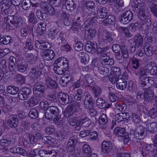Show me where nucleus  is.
I'll return each instance as SVG.
<instances>
[{
    "mask_svg": "<svg viewBox=\"0 0 157 157\" xmlns=\"http://www.w3.org/2000/svg\"><path fill=\"white\" fill-rule=\"evenodd\" d=\"M75 22L73 23L71 29L74 32H76L77 29L80 28L83 23L82 19L79 17H75Z\"/></svg>",
    "mask_w": 157,
    "mask_h": 157,
    "instance_id": "4be33fe9",
    "label": "nucleus"
},
{
    "mask_svg": "<svg viewBox=\"0 0 157 157\" xmlns=\"http://www.w3.org/2000/svg\"><path fill=\"white\" fill-rule=\"evenodd\" d=\"M79 120H78V117H73L70 118L68 121V124L72 126H75L76 124L79 122Z\"/></svg>",
    "mask_w": 157,
    "mask_h": 157,
    "instance_id": "603ef678",
    "label": "nucleus"
},
{
    "mask_svg": "<svg viewBox=\"0 0 157 157\" xmlns=\"http://www.w3.org/2000/svg\"><path fill=\"white\" fill-rule=\"evenodd\" d=\"M46 24L44 22L38 23L36 29V32L39 35H42L45 33Z\"/></svg>",
    "mask_w": 157,
    "mask_h": 157,
    "instance_id": "2f4dec72",
    "label": "nucleus"
},
{
    "mask_svg": "<svg viewBox=\"0 0 157 157\" xmlns=\"http://www.w3.org/2000/svg\"><path fill=\"white\" fill-rule=\"evenodd\" d=\"M107 10L105 7H103L99 10L98 12L99 17L101 19L105 18L107 15Z\"/></svg>",
    "mask_w": 157,
    "mask_h": 157,
    "instance_id": "e433bc0d",
    "label": "nucleus"
},
{
    "mask_svg": "<svg viewBox=\"0 0 157 157\" xmlns=\"http://www.w3.org/2000/svg\"><path fill=\"white\" fill-rule=\"evenodd\" d=\"M110 75L109 76V81L113 84H114L121 74V69H110Z\"/></svg>",
    "mask_w": 157,
    "mask_h": 157,
    "instance_id": "4468645a",
    "label": "nucleus"
},
{
    "mask_svg": "<svg viewBox=\"0 0 157 157\" xmlns=\"http://www.w3.org/2000/svg\"><path fill=\"white\" fill-rule=\"evenodd\" d=\"M130 133L133 134L134 137L136 139L142 140L145 136V127L141 125H138L136 129L131 130Z\"/></svg>",
    "mask_w": 157,
    "mask_h": 157,
    "instance_id": "9d476101",
    "label": "nucleus"
},
{
    "mask_svg": "<svg viewBox=\"0 0 157 157\" xmlns=\"http://www.w3.org/2000/svg\"><path fill=\"white\" fill-rule=\"evenodd\" d=\"M96 106L100 109H103L105 106V101L101 98H98L96 101Z\"/></svg>",
    "mask_w": 157,
    "mask_h": 157,
    "instance_id": "a18cd8bd",
    "label": "nucleus"
},
{
    "mask_svg": "<svg viewBox=\"0 0 157 157\" xmlns=\"http://www.w3.org/2000/svg\"><path fill=\"white\" fill-rule=\"evenodd\" d=\"M28 19L29 22L33 24H35L37 22V19L35 16L34 12L32 10L28 17Z\"/></svg>",
    "mask_w": 157,
    "mask_h": 157,
    "instance_id": "79ce46f5",
    "label": "nucleus"
},
{
    "mask_svg": "<svg viewBox=\"0 0 157 157\" xmlns=\"http://www.w3.org/2000/svg\"><path fill=\"white\" fill-rule=\"evenodd\" d=\"M91 88L92 91L94 92L95 97L97 98L100 96L102 91L99 87L97 86H92Z\"/></svg>",
    "mask_w": 157,
    "mask_h": 157,
    "instance_id": "49530a36",
    "label": "nucleus"
},
{
    "mask_svg": "<svg viewBox=\"0 0 157 157\" xmlns=\"http://www.w3.org/2000/svg\"><path fill=\"white\" fill-rule=\"evenodd\" d=\"M42 141L44 143L49 144L52 146H56L59 144L58 140L49 136H43L42 138Z\"/></svg>",
    "mask_w": 157,
    "mask_h": 157,
    "instance_id": "a211bd4d",
    "label": "nucleus"
},
{
    "mask_svg": "<svg viewBox=\"0 0 157 157\" xmlns=\"http://www.w3.org/2000/svg\"><path fill=\"white\" fill-rule=\"evenodd\" d=\"M143 40L142 36L140 34H137L133 38H131L128 40L130 43V50L131 52H134L136 47H142Z\"/></svg>",
    "mask_w": 157,
    "mask_h": 157,
    "instance_id": "20e7f679",
    "label": "nucleus"
},
{
    "mask_svg": "<svg viewBox=\"0 0 157 157\" xmlns=\"http://www.w3.org/2000/svg\"><path fill=\"white\" fill-rule=\"evenodd\" d=\"M98 42L99 44H103L111 42L113 40L110 32L106 30L99 33Z\"/></svg>",
    "mask_w": 157,
    "mask_h": 157,
    "instance_id": "39448f33",
    "label": "nucleus"
},
{
    "mask_svg": "<svg viewBox=\"0 0 157 157\" xmlns=\"http://www.w3.org/2000/svg\"><path fill=\"white\" fill-rule=\"evenodd\" d=\"M121 50L122 53V55L125 58H127L128 57V53L127 48L124 45H121Z\"/></svg>",
    "mask_w": 157,
    "mask_h": 157,
    "instance_id": "864d4df0",
    "label": "nucleus"
},
{
    "mask_svg": "<svg viewBox=\"0 0 157 157\" xmlns=\"http://www.w3.org/2000/svg\"><path fill=\"white\" fill-rule=\"evenodd\" d=\"M133 17V13L130 11L125 12L119 19V21L124 24L128 23L132 20Z\"/></svg>",
    "mask_w": 157,
    "mask_h": 157,
    "instance_id": "ddd939ff",
    "label": "nucleus"
},
{
    "mask_svg": "<svg viewBox=\"0 0 157 157\" xmlns=\"http://www.w3.org/2000/svg\"><path fill=\"white\" fill-rule=\"evenodd\" d=\"M141 114L140 113L137 114L134 113H132L131 115V117L133 121L135 123H137L140 121V116Z\"/></svg>",
    "mask_w": 157,
    "mask_h": 157,
    "instance_id": "680f3d73",
    "label": "nucleus"
},
{
    "mask_svg": "<svg viewBox=\"0 0 157 157\" xmlns=\"http://www.w3.org/2000/svg\"><path fill=\"white\" fill-rule=\"evenodd\" d=\"M98 17L95 12L92 11L90 12L87 17V21L95 23L97 21Z\"/></svg>",
    "mask_w": 157,
    "mask_h": 157,
    "instance_id": "f704fd0d",
    "label": "nucleus"
},
{
    "mask_svg": "<svg viewBox=\"0 0 157 157\" xmlns=\"http://www.w3.org/2000/svg\"><path fill=\"white\" fill-rule=\"evenodd\" d=\"M43 96L42 94L38 96L36 95L35 97H32L28 101V103L31 106H34L37 105L40 101L43 99Z\"/></svg>",
    "mask_w": 157,
    "mask_h": 157,
    "instance_id": "412c9836",
    "label": "nucleus"
},
{
    "mask_svg": "<svg viewBox=\"0 0 157 157\" xmlns=\"http://www.w3.org/2000/svg\"><path fill=\"white\" fill-rule=\"evenodd\" d=\"M0 10L1 14L3 16L9 15L11 13V8H7L0 6Z\"/></svg>",
    "mask_w": 157,
    "mask_h": 157,
    "instance_id": "09e8293b",
    "label": "nucleus"
},
{
    "mask_svg": "<svg viewBox=\"0 0 157 157\" xmlns=\"http://www.w3.org/2000/svg\"><path fill=\"white\" fill-rule=\"evenodd\" d=\"M8 125L11 128H15L18 123V119L15 115H11L9 117L7 121Z\"/></svg>",
    "mask_w": 157,
    "mask_h": 157,
    "instance_id": "6ab92c4d",
    "label": "nucleus"
},
{
    "mask_svg": "<svg viewBox=\"0 0 157 157\" xmlns=\"http://www.w3.org/2000/svg\"><path fill=\"white\" fill-rule=\"evenodd\" d=\"M102 151L105 153H108L112 149L111 143L109 141H103L101 145Z\"/></svg>",
    "mask_w": 157,
    "mask_h": 157,
    "instance_id": "a878e982",
    "label": "nucleus"
},
{
    "mask_svg": "<svg viewBox=\"0 0 157 157\" xmlns=\"http://www.w3.org/2000/svg\"><path fill=\"white\" fill-rule=\"evenodd\" d=\"M148 132L152 134L155 133L157 131V123L155 122L148 123L146 125Z\"/></svg>",
    "mask_w": 157,
    "mask_h": 157,
    "instance_id": "cd10ccee",
    "label": "nucleus"
},
{
    "mask_svg": "<svg viewBox=\"0 0 157 157\" xmlns=\"http://www.w3.org/2000/svg\"><path fill=\"white\" fill-rule=\"evenodd\" d=\"M76 113L75 111L71 107H67L66 108L64 112V116L66 118H70L75 115H76Z\"/></svg>",
    "mask_w": 157,
    "mask_h": 157,
    "instance_id": "72a5a7b5",
    "label": "nucleus"
},
{
    "mask_svg": "<svg viewBox=\"0 0 157 157\" xmlns=\"http://www.w3.org/2000/svg\"><path fill=\"white\" fill-rule=\"evenodd\" d=\"M10 62L9 63V68L13 69L16 68L15 64L16 59L15 57L13 56H10L9 58Z\"/></svg>",
    "mask_w": 157,
    "mask_h": 157,
    "instance_id": "6e6d98bb",
    "label": "nucleus"
},
{
    "mask_svg": "<svg viewBox=\"0 0 157 157\" xmlns=\"http://www.w3.org/2000/svg\"><path fill=\"white\" fill-rule=\"evenodd\" d=\"M96 30L94 29H90L87 31V33H86L85 35V38L86 40H88L93 37L96 33Z\"/></svg>",
    "mask_w": 157,
    "mask_h": 157,
    "instance_id": "ea45409f",
    "label": "nucleus"
},
{
    "mask_svg": "<svg viewBox=\"0 0 157 157\" xmlns=\"http://www.w3.org/2000/svg\"><path fill=\"white\" fill-rule=\"evenodd\" d=\"M86 9L89 10L94 9L95 8L94 3L93 1H87L86 2Z\"/></svg>",
    "mask_w": 157,
    "mask_h": 157,
    "instance_id": "0e129e2a",
    "label": "nucleus"
},
{
    "mask_svg": "<svg viewBox=\"0 0 157 157\" xmlns=\"http://www.w3.org/2000/svg\"><path fill=\"white\" fill-rule=\"evenodd\" d=\"M54 55V52L52 50L47 49L44 52L43 57L44 60L48 61L52 59Z\"/></svg>",
    "mask_w": 157,
    "mask_h": 157,
    "instance_id": "393cba45",
    "label": "nucleus"
},
{
    "mask_svg": "<svg viewBox=\"0 0 157 157\" xmlns=\"http://www.w3.org/2000/svg\"><path fill=\"white\" fill-rule=\"evenodd\" d=\"M46 84L47 88L49 89H55L57 88V85L56 82L48 76L46 77Z\"/></svg>",
    "mask_w": 157,
    "mask_h": 157,
    "instance_id": "b1692460",
    "label": "nucleus"
},
{
    "mask_svg": "<svg viewBox=\"0 0 157 157\" xmlns=\"http://www.w3.org/2000/svg\"><path fill=\"white\" fill-rule=\"evenodd\" d=\"M13 3L11 0H3L0 2V6L11 8Z\"/></svg>",
    "mask_w": 157,
    "mask_h": 157,
    "instance_id": "c03bdc74",
    "label": "nucleus"
},
{
    "mask_svg": "<svg viewBox=\"0 0 157 157\" xmlns=\"http://www.w3.org/2000/svg\"><path fill=\"white\" fill-rule=\"evenodd\" d=\"M38 111L36 109H32L29 113L30 117L32 119H35L38 116Z\"/></svg>",
    "mask_w": 157,
    "mask_h": 157,
    "instance_id": "5fc2aeb1",
    "label": "nucleus"
},
{
    "mask_svg": "<svg viewBox=\"0 0 157 157\" xmlns=\"http://www.w3.org/2000/svg\"><path fill=\"white\" fill-rule=\"evenodd\" d=\"M142 148V154L144 157H149V152H152L156 148L153 144H148L146 143L142 142L140 144Z\"/></svg>",
    "mask_w": 157,
    "mask_h": 157,
    "instance_id": "1a4fd4ad",
    "label": "nucleus"
},
{
    "mask_svg": "<svg viewBox=\"0 0 157 157\" xmlns=\"http://www.w3.org/2000/svg\"><path fill=\"white\" fill-rule=\"evenodd\" d=\"M113 105L114 108L117 109L118 112L124 111L126 109L125 105L121 101H117Z\"/></svg>",
    "mask_w": 157,
    "mask_h": 157,
    "instance_id": "c85d7f7f",
    "label": "nucleus"
},
{
    "mask_svg": "<svg viewBox=\"0 0 157 157\" xmlns=\"http://www.w3.org/2000/svg\"><path fill=\"white\" fill-rule=\"evenodd\" d=\"M113 132L116 136L121 139L124 144H127L129 142V139L128 135L125 132L124 128L120 127L115 128L114 129Z\"/></svg>",
    "mask_w": 157,
    "mask_h": 157,
    "instance_id": "0eeeda50",
    "label": "nucleus"
},
{
    "mask_svg": "<svg viewBox=\"0 0 157 157\" xmlns=\"http://www.w3.org/2000/svg\"><path fill=\"white\" fill-rule=\"evenodd\" d=\"M80 102L74 101L73 102V103L70 107L75 111L77 113L78 111V109L80 108Z\"/></svg>",
    "mask_w": 157,
    "mask_h": 157,
    "instance_id": "338daca9",
    "label": "nucleus"
},
{
    "mask_svg": "<svg viewBox=\"0 0 157 157\" xmlns=\"http://www.w3.org/2000/svg\"><path fill=\"white\" fill-rule=\"evenodd\" d=\"M154 93L151 90L146 89L144 92L140 91L139 92L136 97L139 100L144 99L145 101L149 103L151 102L154 100Z\"/></svg>",
    "mask_w": 157,
    "mask_h": 157,
    "instance_id": "7ed1b4c3",
    "label": "nucleus"
},
{
    "mask_svg": "<svg viewBox=\"0 0 157 157\" xmlns=\"http://www.w3.org/2000/svg\"><path fill=\"white\" fill-rule=\"evenodd\" d=\"M107 121V118L106 114H103L100 116L99 119V122L100 124H105Z\"/></svg>",
    "mask_w": 157,
    "mask_h": 157,
    "instance_id": "bf43d9fd",
    "label": "nucleus"
},
{
    "mask_svg": "<svg viewBox=\"0 0 157 157\" xmlns=\"http://www.w3.org/2000/svg\"><path fill=\"white\" fill-rule=\"evenodd\" d=\"M108 94L109 100L111 102H114L119 99L118 98L113 92L110 91Z\"/></svg>",
    "mask_w": 157,
    "mask_h": 157,
    "instance_id": "e2e57ef3",
    "label": "nucleus"
},
{
    "mask_svg": "<svg viewBox=\"0 0 157 157\" xmlns=\"http://www.w3.org/2000/svg\"><path fill=\"white\" fill-rule=\"evenodd\" d=\"M107 51V48H98L97 49L98 54L100 55V61L101 63L105 67L109 65V59L112 58L110 52Z\"/></svg>",
    "mask_w": 157,
    "mask_h": 157,
    "instance_id": "f03ea898",
    "label": "nucleus"
},
{
    "mask_svg": "<svg viewBox=\"0 0 157 157\" xmlns=\"http://www.w3.org/2000/svg\"><path fill=\"white\" fill-rule=\"evenodd\" d=\"M40 8L45 15H53L54 13V8L47 2H41Z\"/></svg>",
    "mask_w": 157,
    "mask_h": 157,
    "instance_id": "f8f14e48",
    "label": "nucleus"
},
{
    "mask_svg": "<svg viewBox=\"0 0 157 157\" xmlns=\"http://www.w3.org/2000/svg\"><path fill=\"white\" fill-rule=\"evenodd\" d=\"M45 87L42 82H37L35 85L34 87L33 90L34 94H36L38 96L42 94L43 98L44 97V92L45 90Z\"/></svg>",
    "mask_w": 157,
    "mask_h": 157,
    "instance_id": "dca6fc26",
    "label": "nucleus"
},
{
    "mask_svg": "<svg viewBox=\"0 0 157 157\" xmlns=\"http://www.w3.org/2000/svg\"><path fill=\"white\" fill-rule=\"evenodd\" d=\"M114 20V17L113 16L109 15L107 18L104 20V24L105 25L111 24L113 23Z\"/></svg>",
    "mask_w": 157,
    "mask_h": 157,
    "instance_id": "13d9d810",
    "label": "nucleus"
},
{
    "mask_svg": "<svg viewBox=\"0 0 157 157\" xmlns=\"http://www.w3.org/2000/svg\"><path fill=\"white\" fill-rule=\"evenodd\" d=\"M85 78L88 84H93L94 83V78L90 75L87 74L85 75Z\"/></svg>",
    "mask_w": 157,
    "mask_h": 157,
    "instance_id": "774afa93",
    "label": "nucleus"
},
{
    "mask_svg": "<svg viewBox=\"0 0 157 157\" xmlns=\"http://www.w3.org/2000/svg\"><path fill=\"white\" fill-rule=\"evenodd\" d=\"M54 65V68L69 69L71 67L70 61L64 57H60L56 59Z\"/></svg>",
    "mask_w": 157,
    "mask_h": 157,
    "instance_id": "423d86ee",
    "label": "nucleus"
},
{
    "mask_svg": "<svg viewBox=\"0 0 157 157\" xmlns=\"http://www.w3.org/2000/svg\"><path fill=\"white\" fill-rule=\"evenodd\" d=\"M85 98L84 101V106L86 109H90L92 107L93 98L91 94L88 92L85 93Z\"/></svg>",
    "mask_w": 157,
    "mask_h": 157,
    "instance_id": "f3484780",
    "label": "nucleus"
},
{
    "mask_svg": "<svg viewBox=\"0 0 157 157\" xmlns=\"http://www.w3.org/2000/svg\"><path fill=\"white\" fill-rule=\"evenodd\" d=\"M57 95L59 101L63 105H66L72 101V97L63 92H59Z\"/></svg>",
    "mask_w": 157,
    "mask_h": 157,
    "instance_id": "9b49d317",
    "label": "nucleus"
},
{
    "mask_svg": "<svg viewBox=\"0 0 157 157\" xmlns=\"http://www.w3.org/2000/svg\"><path fill=\"white\" fill-rule=\"evenodd\" d=\"M13 42V40L9 35H5L0 39V44L1 45H7Z\"/></svg>",
    "mask_w": 157,
    "mask_h": 157,
    "instance_id": "473e14b6",
    "label": "nucleus"
},
{
    "mask_svg": "<svg viewBox=\"0 0 157 157\" xmlns=\"http://www.w3.org/2000/svg\"><path fill=\"white\" fill-rule=\"evenodd\" d=\"M148 6L153 15L157 17V4L150 3L148 4Z\"/></svg>",
    "mask_w": 157,
    "mask_h": 157,
    "instance_id": "37998d69",
    "label": "nucleus"
},
{
    "mask_svg": "<svg viewBox=\"0 0 157 157\" xmlns=\"http://www.w3.org/2000/svg\"><path fill=\"white\" fill-rule=\"evenodd\" d=\"M79 121L83 126L85 127H87L89 126L91 124V120L87 117H81Z\"/></svg>",
    "mask_w": 157,
    "mask_h": 157,
    "instance_id": "c9c22d12",
    "label": "nucleus"
},
{
    "mask_svg": "<svg viewBox=\"0 0 157 157\" xmlns=\"http://www.w3.org/2000/svg\"><path fill=\"white\" fill-rule=\"evenodd\" d=\"M48 110H49L53 115H56L59 113V111L58 108L55 106H51L47 109Z\"/></svg>",
    "mask_w": 157,
    "mask_h": 157,
    "instance_id": "052dcab7",
    "label": "nucleus"
},
{
    "mask_svg": "<svg viewBox=\"0 0 157 157\" xmlns=\"http://www.w3.org/2000/svg\"><path fill=\"white\" fill-rule=\"evenodd\" d=\"M78 56L81 62L84 65H87L89 60V55L84 52H80L78 54Z\"/></svg>",
    "mask_w": 157,
    "mask_h": 157,
    "instance_id": "bb28decb",
    "label": "nucleus"
},
{
    "mask_svg": "<svg viewBox=\"0 0 157 157\" xmlns=\"http://www.w3.org/2000/svg\"><path fill=\"white\" fill-rule=\"evenodd\" d=\"M19 88L14 86H10L7 89V91L10 94L14 95L18 93Z\"/></svg>",
    "mask_w": 157,
    "mask_h": 157,
    "instance_id": "4c0bfd02",
    "label": "nucleus"
},
{
    "mask_svg": "<svg viewBox=\"0 0 157 157\" xmlns=\"http://www.w3.org/2000/svg\"><path fill=\"white\" fill-rule=\"evenodd\" d=\"M35 13L36 17L38 19L43 20L46 18V16L44 12L39 9L36 10Z\"/></svg>",
    "mask_w": 157,
    "mask_h": 157,
    "instance_id": "58836bf2",
    "label": "nucleus"
},
{
    "mask_svg": "<svg viewBox=\"0 0 157 157\" xmlns=\"http://www.w3.org/2000/svg\"><path fill=\"white\" fill-rule=\"evenodd\" d=\"M85 49L88 52H95L96 50L98 48H97L96 44L94 42H93L90 41H87L85 46Z\"/></svg>",
    "mask_w": 157,
    "mask_h": 157,
    "instance_id": "aec40b11",
    "label": "nucleus"
},
{
    "mask_svg": "<svg viewBox=\"0 0 157 157\" xmlns=\"http://www.w3.org/2000/svg\"><path fill=\"white\" fill-rule=\"evenodd\" d=\"M65 5L66 9L72 11H73L76 7V5L73 0H65Z\"/></svg>",
    "mask_w": 157,
    "mask_h": 157,
    "instance_id": "c756f323",
    "label": "nucleus"
},
{
    "mask_svg": "<svg viewBox=\"0 0 157 157\" xmlns=\"http://www.w3.org/2000/svg\"><path fill=\"white\" fill-rule=\"evenodd\" d=\"M55 131V129L53 126H49L46 127L45 129V132L48 135H50L53 134Z\"/></svg>",
    "mask_w": 157,
    "mask_h": 157,
    "instance_id": "4d7b16f0",
    "label": "nucleus"
},
{
    "mask_svg": "<svg viewBox=\"0 0 157 157\" xmlns=\"http://www.w3.org/2000/svg\"><path fill=\"white\" fill-rule=\"evenodd\" d=\"M41 71L39 70L38 69L37 71L36 69H31L29 74L33 78H37L39 76H40L41 75Z\"/></svg>",
    "mask_w": 157,
    "mask_h": 157,
    "instance_id": "3c124183",
    "label": "nucleus"
},
{
    "mask_svg": "<svg viewBox=\"0 0 157 157\" xmlns=\"http://www.w3.org/2000/svg\"><path fill=\"white\" fill-rule=\"evenodd\" d=\"M116 82L117 88L120 90H123L126 88L127 86V81L123 78H119Z\"/></svg>",
    "mask_w": 157,
    "mask_h": 157,
    "instance_id": "5701e85b",
    "label": "nucleus"
},
{
    "mask_svg": "<svg viewBox=\"0 0 157 157\" xmlns=\"http://www.w3.org/2000/svg\"><path fill=\"white\" fill-rule=\"evenodd\" d=\"M35 46L36 48L40 49H44L50 47V44L48 43L41 42L38 40L35 41Z\"/></svg>",
    "mask_w": 157,
    "mask_h": 157,
    "instance_id": "7c9ffc66",
    "label": "nucleus"
},
{
    "mask_svg": "<svg viewBox=\"0 0 157 157\" xmlns=\"http://www.w3.org/2000/svg\"><path fill=\"white\" fill-rule=\"evenodd\" d=\"M57 39L59 41V45L65 44L66 42V35L63 33L60 32L59 34V37L57 38Z\"/></svg>",
    "mask_w": 157,
    "mask_h": 157,
    "instance_id": "a19ab883",
    "label": "nucleus"
},
{
    "mask_svg": "<svg viewBox=\"0 0 157 157\" xmlns=\"http://www.w3.org/2000/svg\"><path fill=\"white\" fill-rule=\"evenodd\" d=\"M22 7L25 10H29L30 7L31 0H22L21 2Z\"/></svg>",
    "mask_w": 157,
    "mask_h": 157,
    "instance_id": "8fccbe9b",
    "label": "nucleus"
},
{
    "mask_svg": "<svg viewBox=\"0 0 157 157\" xmlns=\"http://www.w3.org/2000/svg\"><path fill=\"white\" fill-rule=\"evenodd\" d=\"M31 92L30 88L25 87L22 89L21 90L19 91L18 96L21 100H26L30 97Z\"/></svg>",
    "mask_w": 157,
    "mask_h": 157,
    "instance_id": "2eb2a0df",
    "label": "nucleus"
},
{
    "mask_svg": "<svg viewBox=\"0 0 157 157\" xmlns=\"http://www.w3.org/2000/svg\"><path fill=\"white\" fill-rule=\"evenodd\" d=\"M9 27H15L17 28L20 24H21L22 19L21 17L9 15L4 20Z\"/></svg>",
    "mask_w": 157,
    "mask_h": 157,
    "instance_id": "6e6552de",
    "label": "nucleus"
},
{
    "mask_svg": "<svg viewBox=\"0 0 157 157\" xmlns=\"http://www.w3.org/2000/svg\"><path fill=\"white\" fill-rule=\"evenodd\" d=\"M145 49V54L147 56H152L153 54V49L152 45H149L148 46H146ZM145 47H144L145 48Z\"/></svg>",
    "mask_w": 157,
    "mask_h": 157,
    "instance_id": "de8ad7c7",
    "label": "nucleus"
},
{
    "mask_svg": "<svg viewBox=\"0 0 157 157\" xmlns=\"http://www.w3.org/2000/svg\"><path fill=\"white\" fill-rule=\"evenodd\" d=\"M133 2L135 6L133 8L132 10L135 13L138 14V18L142 21L141 33L143 35H146L148 33V29L151 24L150 17L146 12L147 6L141 0H133Z\"/></svg>",
    "mask_w": 157,
    "mask_h": 157,
    "instance_id": "f257e3e1",
    "label": "nucleus"
},
{
    "mask_svg": "<svg viewBox=\"0 0 157 157\" xmlns=\"http://www.w3.org/2000/svg\"><path fill=\"white\" fill-rule=\"evenodd\" d=\"M132 61L133 68L137 69L139 67H140L141 64L140 63V61L138 59L136 58H133L132 59Z\"/></svg>",
    "mask_w": 157,
    "mask_h": 157,
    "instance_id": "69168bd1",
    "label": "nucleus"
}]
</instances>
